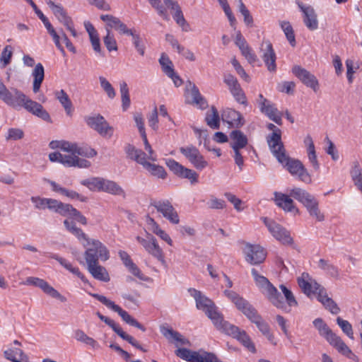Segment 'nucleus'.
<instances>
[{"label": "nucleus", "instance_id": "nucleus-1", "mask_svg": "<svg viewBox=\"0 0 362 362\" xmlns=\"http://www.w3.org/2000/svg\"><path fill=\"white\" fill-rule=\"evenodd\" d=\"M0 100L6 105L18 110L23 107L28 112L41 118L44 121L51 122V118L42 105L28 98L20 90L12 88L8 89L0 80Z\"/></svg>", "mask_w": 362, "mask_h": 362}, {"label": "nucleus", "instance_id": "nucleus-2", "mask_svg": "<svg viewBox=\"0 0 362 362\" xmlns=\"http://www.w3.org/2000/svg\"><path fill=\"white\" fill-rule=\"evenodd\" d=\"M64 224L66 228L86 248L84 257L86 262H95L100 259L107 261L110 258V252L107 247L99 240L90 238L83 230L78 228L75 223L65 220Z\"/></svg>", "mask_w": 362, "mask_h": 362}, {"label": "nucleus", "instance_id": "nucleus-3", "mask_svg": "<svg viewBox=\"0 0 362 362\" xmlns=\"http://www.w3.org/2000/svg\"><path fill=\"white\" fill-rule=\"evenodd\" d=\"M251 273L255 285L268 300L276 308L282 310H287V307L284 303L281 293L269 279L260 275L255 269H252Z\"/></svg>", "mask_w": 362, "mask_h": 362}, {"label": "nucleus", "instance_id": "nucleus-4", "mask_svg": "<svg viewBox=\"0 0 362 362\" xmlns=\"http://www.w3.org/2000/svg\"><path fill=\"white\" fill-rule=\"evenodd\" d=\"M188 291L194 298L197 308L203 310L217 329L225 320L214 303L195 288H189Z\"/></svg>", "mask_w": 362, "mask_h": 362}, {"label": "nucleus", "instance_id": "nucleus-5", "mask_svg": "<svg viewBox=\"0 0 362 362\" xmlns=\"http://www.w3.org/2000/svg\"><path fill=\"white\" fill-rule=\"evenodd\" d=\"M273 155L293 176L297 177L299 180L305 183H311V176L303 164L299 160L291 158L286 154L285 148L278 151Z\"/></svg>", "mask_w": 362, "mask_h": 362}, {"label": "nucleus", "instance_id": "nucleus-6", "mask_svg": "<svg viewBox=\"0 0 362 362\" xmlns=\"http://www.w3.org/2000/svg\"><path fill=\"white\" fill-rule=\"evenodd\" d=\"M290 196L300 202L307 209L310 216L317 221H322L325 216L319 209L317 199L303 189L296 187L291 190Z\"/></svg>", "mask_w": 362, "mask_h": 362}, {"label": "nucleus", "instance_id": "nucleus-7", "mask_svg": "<svg viewBox=\"0 0 362 362\" xmlns=\"http://www.w3.org/2000/svg\"><path fill=\"white\" fill-rule=\"evenodd\" d=\"M81 184L91 191L104 192L112 195L125 197L124 190L112 180L98 177L83 180Z\"/></svg>", "mask_w": 362, "mask_h": 362}, {"label": "nucleus", "instance_id": "nucleus-8", "mask_svg": "<svg viewBox=\"0 0 362 362\" xmlns=\"http://www.w3.org/2000/svg\"><path fill=\"white\" fill-rule=\"evenodd\" d=\"M217 329L227 335L232 336L233 338L237 339L250 352H256L255 346L245 331L240 330L238 327L230 324L226 320L222 322Z\"/></svg>", "mask_w": 362, "mask_h": 362}, {"label": "nucleus", "instance_id": "nucleus-9", "mask_svg": "<svg viewBox=\"0 0 362 362\" xmlns=\"http://www.w3.org/2000/svg\"><path fill=\"white\" fill-rule=\"evenodd\" d=\"M90 295L108 308L117 313L126 323L137 327L143 332L146 331V328L141 323H139L136 319L132 317L126 310H124L119 305H116L113 301L107 298L105 296L98 293H90Z\"/></svg>", "mask_w": 362, "mask_h": 362}, {"label": "nucleus", "instance_id": "nucleus-10", "mask_svg": "<svg viewBox=\"0 0 362 362\" xmlns=\"http://www.w3.org/2000/svg\"><path fill=\"white\" fill-rule=\"evenodd\" d=\"M136 239L150 255L156 258L163 265H165L166 262L164 252L153 235L149 233H146V238L137 236Z\"/></svg>", "mask_w": 362, "mask_h": 362}, {"label": "nucleus", "instance_id": "nucleus-11", "mask_svg": "<svg viewBox=\"0 0 362 362\" xmlns=\"http://www.w3.org/2000/svg\"><path fill=\"white\" fill-rule=\"evenodd\" d=\"M264 223L272 235L279 242L284 245H291L293 240L290 232L274 221L267 217L262 218Z\"/></svg>", "mask_w": 362, "mask_h": 362}, {"label": "nucleus", "instance_id": "nucleus-12", "mask_svg": "<svg viewBox=\"0 0 362 362\" xmlns=\"http://www.w3.org/2000/svg\"><path fill=\"white\" fill-rule=\"evenodd\" d=\"M151 206H153L170 223L173 224H178L180 223L178 213L170 201L166 199L154 200L151 202Z\"/></svg>", "mask_w": 362, "mask_h": 362}, {"label": "nucleus", "instance_id": "nucleus-13", "mask_svg": "<svg viewBox=\"0 0 362 362\" xmlns=\"http://www.w3.org/2000/svg\"><path fill=\"white\" fill-rule=\"evenodd\" d=\"M257 101L262 113L276 124H282V112L275 107L274 104L266 99L262 94L258 95Z\"/></svg>", "mask_w": 362, "mask_h": 362}, {"label": "nucleus", "instance_id": "nucleus-14", "mask_svg": "<svg viewBox=\"0 0 362 362\" xmlns=\"http://www.w3.org/2000/svg\"><path fill=\"white\" fill-rule=\"evenodd\" d=\"M87 124L103 136L112 137L114 129L105 120L103 116L96 115L86 119Z\"/></svg>", "mask_w": 362, "mask_h": 362}, {"label": "nucleus", "instance_id": "nucleus-15", "mask_svg": "<svg viewBox=\"0 0 362 362\" xmlns=\"http://www.w3.org/2000/svg\"><path fill=\"white\" fill-rule=\"evenodd\" d=\"M166 165L177 177L189 180L192 185L198 182L199 175L194 170L185 168L173 159H168Z\"/></svg>", "mask_w": 362, "mask_h": 362}, {"label": "nucleus", "instance_id": "nucleus-16", "mask_svg": "<svg viewBox=\"0 0 362 362\" xmlns=\"http://www.w3.org/2000/svg\"><path fill=\"white\" fill-rule=\"evenodd\" d=\"M180 151L197 169L201 170L208 165V162L195 146L190 145L181 147Z\"/></svg>", "mask_w": 362, "mask_h": 362}, {"label": "nucleus", "instance_id": "nucleus-17", "mask_svg": "<svg viewBox=\"0 0 362 362\" xmlns=\"http://www.w3.org/2000/svg\"><path fill=\"white\" fill-rule=\"evenodd\" d=\"M24 284L32 285L41 288L46 294L54 298H57L62 302H65L66 300L64 296L61 295L54 288L50 286L44 279L37 277L30 276L26 279Z\"/></svg>", "mask_w": 362, "mask_h": 362}, {"label": "nucleus", "instance_id": "nucleus-18", "mask_svg": "<svg viewBox=\"0 0 362 362\" xmlns=\"http://www.w3.org/2000/svg\"><path fill=\"white\" fill-rule=\"evenodd\" d=\"M223 81L228 86L235 100L240 104L246 105V96L237 78L233 75L228 74L224 75Z\"/></svg>", "mask_w": 362, "mask_h": 362}, {"label": "nucleus", "instance_id": "nucleus-19", "mask_svg": "<svg viewBox=\"0 0 362 362\" xmlns=\"http://www.w3.org/2000/svg\"><path fill=\"white\" fill-rule=\"evenodd\" d=\"M175 355L189 362H209L213 353L204 351L202 354L185 348H179L175 351Z\"/></svg>", "mask_w": 362, "mask_h": 362}, {"label": "nucleus", "instance_id": "nucleus-20", "mask_svg": "<svg viewBox=\"0 0 362 362\" xmlns=\"http://www.w3.org/2000/svg\"><path fill=\"white\" fill-rule=\"evenodd\" d=\"M245 259L251 264L262 263L267 256L264 249L259 245L247 244L244 250Z\"/></svg>", "mask_w": 362, "mask_h": 362}, {"label": "nucleus", "instance_id": "nucleus-21", "mask_svg": "<svg viewBox=\"0 0 362 362\" xmlns=\"http://www.w3.org/2000/svg\"><path fill=\"white\" fill-rule=\"evenodd\" d=\"M292 73L306 86L315 92L318 90L319 83L316 77L305 69L296 65L292 68Z\"/></svg>", "mask_w": 362, "mask_h": 362}, {"label": "nucleus", "instance_id": "nucleus-22", "mask_svg": "<svg viewBox=\"0 0 362 362\" xmlns=\"http://www.w3.org/2000/svg\"><path fill=\"white\" fill-rule=\"evenodd\" d=\"M296 4L303 13V19L305 25L310 30H315L318 28L317 14L314 8L310 6H305L301 1L297 0Z\"/></svg>", "mask_w": 362, "mask_h": 362}, {"label": "nucleus", "instance_id": "nucleus-23", "mask_svg": "<svg viewBox=\"0 0 362 362\" xmlns=\"http://www.w3.org/2000/svg\"><path fill=\"white\" fill-rule=\"evenodd\" d=\"M267 127L269 130L272 131V133L267 136V141L271 152L274 154L284 148L281 141V130L272 123L268 124Z\"/></svg>", "mask_w": 362, "mask_h": 362}, {"label": "nucleus", "instance_id": "nucleus-24", "mask_svg": "<svg viewBox=\"0 0 362 362\" xmlns=\"http://www.w3.org/2000/svg\"><path fill=\"white\" fill-rule=\"evenodd\" d=\"M100 320L103 321L105 324H107L108 326H110L114 330V332H115L124 340H126L133 346L141 350V351L146 352V349H144L133 337L125 333L120 327V326L118 324H117L114 320L104 315L103 316V317H101Z\"/></svg>", "mask_w": 362, "mask_h": 362}, {"label": "nucleus", "instance_id": "nucleus-25", "mask_svg": "<svg viewBox=\"0 0 362 362\" xmlns=\"http://www.w3.org/2000/svg\"><path fill=\"white\" fill-rule=\"evenodd\" d=\"M223 293L225 296L235 305L237 309L241 311L244 315L253 307L247 300L233 291L225 290Z\"/></svg>", "mask_w": 362, "mask_h": 362}, {"label": "nucleus", "instance_id": "nucleus-26", "mask_svg": "<svg viewBox=\"0 0 362 362\" xmlns=\"http://www.w3.org/2000/svg\"><path fill=\"white\" fill-rule=\"evenodd\" d=\"M160 332L170 342H175V346L189 345V341L185 338L180 332L172 328L161 327Z\"/></svg>", "mask_w": 362, "mask_h": 362}, {"label": "nucleus", "instance_id": "nucleus-27", "mask_svg": "<svg viewBox=\"0 0 362 362\" xmlns=\"http://www.w3.org/2000/svg\"><path fill=\"white\" fill-rule=\"evenodd\" d=\"M274 202L276 204L288 212H298V209L295 206L294 202L289 196L281 192H274Z\"/></svg>", "mask_w": 362, "mask_h": 362}, {"label": "nucleus", "instance_id": "nucleus-28", "mask_svg": "<svg viewBox=\"0 0 362 362\" xmlns=\"http://www.w3.org/2000/svg\"><path fill=\"white\" fill-rule=\"evenodd\" d=\"M128 158L135 160L139 164L141 165L144 168L149 163L147 161L148 155L141 151L136 148L132 144H127L124 149Z\"/></svg>", "mask_w": 362, "mask_h": 362}, {"label": "nucleus", "instance_id": "nucleus-29", "mask_svg": "<svg viewBox=\"0 0 362 362\" xmlns=\"http://www.w3.org/2000/svg\"><path fill=\"white\" fill-rule=\"evenodd\" d=\"M46 3L51 8L58 21L65 27L73 22L71 18L68 16L66 11L60 4H56L52 0H46Z\"/></svg>", "mask_w": 362, "mask_h": 362}, {"label": "nucleus", "instance_id": "nucleus-30", "mask_svg": "<svg viewBox=\"0 0 362 362\" xmlns=\"http://www.w3.org/2000/svg\"><path fill=\"white\" fill-rule=\"evenodd\" d=\"M262 59L267 68L271 72H275L276 70V53L273 49L272 45L270 42H265V49L262 55Z\"/></svg>", "mask_w": 362, "mask_h": 362}, {"label": "nucleus", "instance_id": "nucleus-31", "mask_svg": "<svg viewBox=\"0 0 362 362\" xmlns=\"http://www.w3.org/2000/svg\"><path fill=\"white\" fill-rule=\"evenodd\" d=\"M62 163L68 167H78L80 168H87L90 166V161L84 158H80L72 153L62 154Z\"/></svg>", "mask_w": 362, "mask_h": 362}, {"label": "nucleus", "instance_id": "nucleus-32", "mask_svg": "<svg viewBox=\"0 0 362 362\" xmlns=\"http://www.w3.org/2000/svg\"><path fill=\"white\" fill-rule=\"evenodd\" d=\"M88 266V272L92 274V276L98 280L108 282L110 280L109 274L107 269L99 264L98 261H95V262H86Z\"/></svg>", "mask_w": 362, "mask_h": 362}, {"label": "nucleus", "instance_id": "nucleus-33", "mask_svg": "<svg viewBox=\"0 0 362 362\" xmlns=\"http://www.w3.org/2000/svg\"><path fill=\"white\" fill-rule=\"evenodd\" d=\"M252 322L255 323L259 331L263 334H269L270 331L268 324L264 322L262 317L258 314L257 310L252 307L247 313L245 315Z\"/></svg>", "mask_w": 362, "mask_h": 362}, {"label": "nucleus", "instance_id": "nucleus-34", "mask_svg": "<svg viewBox=\"0 0 362 362\" xmlns=\"http://www.w3.org/2000/svg\"><path fill=\"white\" fill-rule=\"evenodd\" d=\"M222 119L223 122H226L231 126L239 127L243 124L242 122L243 117L240 113L233 109H228L221 115Z\"/></svg>", "mask_w": 362, "mask_h": 362}, {"label": "nucleus", "instance_id": "nucleus-35", "mask_svg": "<svg viewBox=\"0 0 362 362\" xmlns=\"http://www.w3.org/2000/svg\"><path fill=\"white\" fill-rule=\"evenodd\" d=\"M32 76L33 77V90L35 93H37L40 91L45 78V69L41 63H38L35 65L32 71Z\"/></svg>", "mask_w": 362, "mask_h": 362}, {"label": "nucleus", "instance_id": "nucleus-36", "mask_svg": "<svg viewBox=\"0 0 362 362\" xmlns=\"http://www.w3.org/2000/svg\"><path fill=\"white\" fill-rule=\"evenodd\" d=\"M232 141L230 146L233 150L241 149L247 144V136L240 130H233L230 134Z\"/></svg>", "mask_w": 362, "mask_h": 362}, {"label": "nucleus", "instance_id": "nucleus-37", "mask_svg": "<svg viewBox=\"0 0 362 362\" xmlns=\"http://www.w3.org/2000/svg\"><path fill=\"white\" fill-rule=\"evenodd\" d=\"M6 359L13 362H30L28 356L18 348H10L4 351Z\"/></svg>", "mask_w": 362, "mask_h": 362}, {"label": "nucleus", "instance_id": "nucleus-38", "mask_svg": "<svg viewBox=\"0 0 362 362\" xmlns=\"http://www.w3.org/2000/svg\"><path fill=\"white\" fill-rule=\"evenodd\" d=\"M48 182L51 185L53 191L59 192L61 194L64 195L71 199H78L81 202H85L86 199L84 197L81 196L78 192L62 187L54 181L48 180Z\"/></svg>", "mask_w": 362, "mask_h": 362}, {"label": "nucleus", "instance_id": "nucleus-39", "mask_svg": "<svg viewBox=\"0 0 362 362\" xmlns=\"http://www.w3.org/2000/svg\"><path fill=\"white\" fill-rule=\"evenodd\" d=\"M298 284L303 293L308 296H310L312 294H315V291H317V288H319L320 285L315 280H305L304 279V274L302 275V277L298 278Z\"/></svg>", "mask_w": 362, "mask_h": 362}, {"label": "nucleus", "instance_id": "nucleus-40", "mask_svg": "<svg viewBox=\"0 0 362 362\" xmlns=\"http://www.w3.org/2000/svg\"><path fill=\"white\" fill-rule=\"evenodd\" d=\"M56 98L59 100L61 105L64 107L66 113L71 116L72 115V103L68 94L64 90H60L54 93Z\"/></svg>", "mask_w": 362, "mask_h": 362}, {"label": "nucleus", "instance_id": "nucleus-41", "mask_svg": "<svg viewBox=\"0 0 362 362\" xmlns=\"http://www.w3.org/2000/svg\"><path fill=\"white\" fill-rule=\"evenodd\" d=\"M313 325L318 330L319 334L322 337H325L327 341L335 334L322 318L315 319L313 321Z\"/></svg>", "mask_w": 362, "mask_h": 362}, {"label": "nucleus", "instance_id": "nucleus-42", "mask_svg": "<svg viewBox=\"0 0 362 362\" xmlns=\"http://www.w3.org/2000/svg\"><path fill=\"white\" fill-rule=\"evenodd\" d=\"M207 125L213 129H218L220 127V117L218 110L215 107H211L205 117Z\"/></svg>", "mask_w": 362, "mask_h": 362}, {"label": "nucleus", "instance_id": "nucleus-43", "mask_svg": "<svg viewBox=\"0 0 362 362\" xmlns=\"http://www.w3.org/2000/svg\"><path fill=\"white\" fill-rule=\"evenodd\" d=\"M75 339L80 342L90 346L94 349L100 348V345L93 338L88 337L83 330L76 329L74 332Z\"/></svg>", "mask_w": 362, "mask_h": 362}, {"label": "nucleus", "instance_id": "nucleus-44", "mask_svg": "<svg viewBox=\"0 0 362 362\" xmlns=\"http://www.w3.org/2000/svg\"><path fill=\"white\" fill-rule=\"evenodd\" d=\"M318 267L324 270L332 277L338 278L339 275V269L331 264L328 260L320 259L318 262Z\"/></svg>", "mask_w": 362, "mask_h": 362}, {"label": "nucleus", "instance_id": "nucleus-45", "mask_svg": "<svg viewBox=\"0 0 362 362\" xmlns=\"http://www.w3.org/2000/svg\"><path fill=\"white\" fill-rule=\"evenodd\" d=\"M328 342L344 356H346L351 350L337 334H334Z\"/></svg>", "mask_w": 362, "mask_h": 362}, {"label": "nucleus", "instance_id": "nucleus-46", "mask_svg": "<svg viewBox=\"0 0 362 362\" xmlns=\"http://www.w3.org/2000/svg\"><path fill=\"white\" fill-rule=\"evenodd\" d=\"M280 289L284 293V296L286 299V303L284 302L285 305L287 307V310H285L286 312L290 311V308L295 307L298 305V302L296 300L295 296H293V293L291 290L286 288V286L284 284H281L279 286Z\"/></svg>", "mask_w": 362, "mask_h": 362}, {"label": "nucleus", "instance_id": "nucleus-47", "mask_svg": "<svg viewBox=\"0 0 362 362\" xmlns=\"http://www.w3.org/2000/svg\"><path fill=\"white\" fill-rule=\"evenodd\" d=\"M280 289L284 293V296L286 299V303L284 302L285 305L287 307V310H285L286 312L290 311V308L295 307L298 305V302L296 300L295 296H293V293L291 290L286 288V286L284 284H281L279 286Z\"/></svg>", "mask_w": 362, "mask_h": 362}, {"label": "nucleus", "instance_id": "nucleus-48", "mask_svg": "<svg viewBox=\"0 0 362 362\" xmlns=\"http://www.w3.org/2000/svg\"><path fill=\"white\" fill-rule=\"evenodd\" d=\"M145 168L151 175L157 177L158 178L165 179L167 176V173L163 167L151 163L150 162L144 168Z\"/></svg>", "mask_w": 362, "mask_h": 362}, {"label": "nucleus", "instance_id": "nucleus-49", "mask_svg": "<svg viewBox=\"0 0 362 362\" xmlns=\"http://www.w3.org/2000/svg\"><path fill=\"white\" fill-rule=\"evenodd\" d=\"M120 93L122 110L126 111L129 107L131 103L129 90L126 82L120 83Z\"/></svg>", "mask_w": 362, "mask_h": 362}, {"label": "nucleus", "instance_id": "nucleus-50", "mask_svg": "<svg viewBox=\"0 0 362 362\" xmlns=\"http://www.w3.org/2000/svg\"><path fill=\"white\" fill-rule=\"evenodd\" d=\"M351 175L355 185L360 190L362 188V170L358 162H355L351 170Z\"/></svg>", "mask_w": 362, "mask_h": 362}, {"label": "nucleus", "instance_id": "nucleus-51", "mask_svg": "<svg viewBox=\"0 0 362 362\" xmlns=\"http://www.w3.org/2000/svg\"><path fill=\"white\" fill-rule=\"evenodd\" d=\"M351 175L355 185L360 190L362 188V170L358 162H355L351 170Z\"/></svg>", "mask_w": 362, "mask_h": 362}, {"label": "nucleus", "instance_id": "nucleus-52", "mask_svg": "<svg viewBox=\"0 0 362 362\" xmlns=\"http://www.w3.org/2000/svg\"><path fill=\"white\" fill-rule=\"evenodd\" d=\"M280 25L284 34L292 47L296 45V38L293 29L288 21H281Z\"/></svg>", "mask_w": 362, "mask_h": 362}, {"label": "nucleus", "instance_id": "nucleus-53", "mask_svg": "<svg viewBox=\"0 0 362 362\" xmlns=\"http://www.w3.org/2000/svg\"><path fill=\"white\" fill-rule=\"evenodd\" d=\"M159 63L163 71L168 76H171L174 71L173 65L169 57L165 53L161 54V57L159 59Z\"/></svg>", "mask_w": 362, "mask_h": 362}, {"label": "nucleus", "instance_id": "nucleus-54", "mask_svg": "<svg viewBox=\"0 0 362 362\" xmlns=\"http://www.w3.org/2000/svg\"><path fill=\"white\" fill-rule=\"evenodd\" d=\"M191 96L192 102L199 106L200 108L204 109L206 107V101L204 99L199 93L198 88L195 85H192L191 88Z\"/></svg>", "mask_w": 362, "mask_h": 362}, {"label": "nucleus", "instance_id": "nucleus-55", "mask_svg": "<svg viewBox=\"0 0 362 362\" xmlns=\"http://www.w3.org/2000/svg\"><path fill=\"white\" fill-rule=\"evenodd\" d=\"M99 81L101 88L106 93L108 98L113 99L116 95V92L112 84L103 76L99 77Z\"/></svg>", "mask_w": 362, "mask_h": 362}, {"label": "nucleus", "instance_id": "nucleus-56", "mask_svg": "<svg viewBox=\"0 0 362 362\" xmlns=\"http://www.w3.org/2000/svg\"><path fill=\"white\" fill-rule=\"evenodd\" d=\"M100 19L106 23V28L110 29L113 28L116 30L118 28V25L121 23V21L112 15H101Z\"/></svg>", "mask_w": 362, "mask_h": 362}, {"label": "nucleus", "instance_id": "nucleus-57", "mask_svg": "<svg viewBox=\"0 0 362 362\" xmlns=\"http://www.w3.org/2000/svg\"><path fill=\"white\" fill-rule=\"evenodd\" d=\"M239 1V11L244 17V22L247 27H252L253 25V18L251 16L249 10L247 8L245 5L243 4L242 0Z\"/></svg>", "mask_w": 362, "mask_h": 362}, {"label": "nucleus", "instance_id": "nucleus-58", "mask_svg": "<svg viewBox=\"0 0 362 362\" xmlns=\"http://www.w3.org/2000/svg\"><path fill=\"white\" fill-rule=\"evenodd\" d=\"M43 20H44V25L46 28L48 33L52 36L56 47H59L62 46V44L60 42V37H62L61 35H59L57 33L55 29L53 28L52 24L49 23V20H45V19H43Z\"/></svg>", "mask_w": 362, "mask_h": 362}, {"label": "nucleus", "instance_id": "nucleus-59", "mask_svg": "<svg viewBox=\"0 0 362 362\" xmlns=\"http://www.w3.org/2000/svg\"><path fill=\"white\" fill-rule=\"evenodd\" d=\"M224 196L228 199V201L233 205L236 211H242L244 210L243 201L237 197L235 194L230 192H225Z\"/></svg>", "mask_w": 362, "mask_h": 362}, {"label": "nucleus", "instance_id": "nucleus-60", "mask_svg": "<svg viewBox=\"0 0 362 362\" xmlns=\"http://www.w3.org/2000/svg\"><path fill=\"white\" fill-rule=\"evenodd\" d=\"M337 322L342 331L351 339H354V332L351 325L349 321L337 317Z\"/></svg>", "mask_w": 362, "mask_h": 362}, {"label": "nucleus", "instance_id": "nucleus-61", "mask_svg": "<svg viewBox=\"0 0 362 362\" xmlns=\"http://www.w3.org/2000/svg\"><path fill=\"white\" fill-rule=\"evenodd\" d=\"M107 35L104 37V44L107 49L111 52L112 50H117V46L116 40L112 35H111L110 30L106 28Z\"/></svg>", "mask_w": 362, "mask_h": 362}, {"label": "nucleus", "instance_id": "nucleus-62", "mask_svg": "<svg viewBox=\"0 0 362 362\" xmlns=\"http://www.w3.org/2000/svg\"><path fill=\"white\" fill-rule=\"evenodd\" d=\"M74 154L81 156L84 157H94L97 155V152L90 148L79 147L77 144L76 145V149L74 150Z\"/></svg>", "mask_w": 362, "mask_h": 362}, {"label": "nucleus", "instance_id": "nucleus-63", "mask_svg": "<svg viewBox=\"0 0 362 362\" xmlns=\"http://www.w3.org/2000/svg\"><path fill=\"white\" fill-rule=\"evenodd\" d=\"M231 64L233 66L234 69H235L237 74L246 82H250V76L245 72V69L243 68V66L240 64V63L235 58H233L231 60Z\"/></svg>", "mask_w": 362, "mask_h": 362}, {"label": "nucleus", "instance_id": "nucleus-64", "mask_svg": "<svg viewBox=\"0 0 362 362\" xmlns=\"http://www.w3.org/2000/svg\"><path fill=\"white\" fill-rule=\"evenodd\" d=\"M242 54L245 57L250 64H253L257 61V56L252 52L248 45L240 48Z\"/></svg>", "mask_w": 362, "mask_h": 362}]
</instances>
